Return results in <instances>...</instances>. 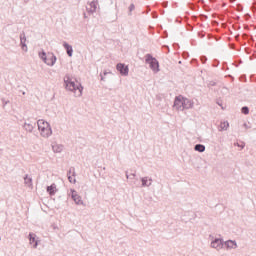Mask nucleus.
Wrapping results in <instances>:
<instances>
[{"instance_id":"f257e3e1","label":"nucleus","mask_w":256,"mask_h":256,"mask_svg":"<svg viewBox=\"0 0 256 256\" xmlns=\"http://www.w3.org/2000/svg\"><path fill=\"white\" fill-rule=\"evenodd\" d=\"M64 89L70 91V93H77L78 91V97H83L85 87H83V84H81L77 78H73L69 74H66L64 77Z\"/></svg>"},{"instance_id":"f03ea898","label":"nucleus","mask_w":256,"mask_h":256,"mask_svg":"<svg viewBox=\"0 0 256 256\" xmlns=\"http://www.w3.org/2000/svg\"><path fill=\"white\" fill-rule=\"evenodd\" d=\"M195 107V102L185 96L183 94H179L175 96L172 108L175 111H188L189 109H193Z\"/></svg>"},{"instance_id":"7ed1b4c3","label":"nucleus","mask_w":256,"mask_h":256,"mask_svg":"<svg viewBox=\"0 0 256 256\" xmlns=\"http://www.w3.org/2000/svg\"><path fill=\"white\" fill-rule=\"evenodd\" d=\"M38 131H40L41 137L45 139H49L51 135H53V129L51 128V124L43 119L37 121Z\"/></svg>"},{"instance_id":"20e7f679","label":"nucleus","mask_w":256,"mask_h":256,"mask_svg":"<svg viewBox=\"0 0 256 256\" xmlns=\"http://www.w3.org/2000/svg\"><path fill=\"white\" fill-rule=\"evenodd\" d=\"M145 59V64L149 65V68L151 69V71H153V73H159V71H161V69L159 68V60H157V58H155L153 56V54L151 53H147L144 56Z\"/></svg>"},{"instance_id":"39448f33","label":"nucleus","mask_w":256,"mask_h":256,"mask_svg":"<svg viewBox=\"0 0 256 256\" xmlns=\"http://www.w3.org/2000/svg\"><path fill=\"white\" fill-rule=\"evenodd\" d=\"M68 197H70L72 201H74L75 205H83V207H85V202H83V198L81 197V195H79L75 188L70 189Z\"/></svg>"},{"instance_id":"423d86ee","label":"nucleus","mask_w":256,"mask_h":256,"mask_svg":"<svg viewBox=\"0 0 256 256\" xmlns=\"http://www.w3.org/2000/svg\"><path fill=\"white\" fill-rule=\"evenodd\" d=\"M209 239H211L210 247H212V249H216L217 251L223 249V237L217 238L213 235H209Z\"/></svg>"},{"instance_id":"0eeeda50","label":"nucleus","mask_w":256,"mask_h":256,"mask_svg":"<svg viewBox=\"0 0 256 256\" xmlns=\"http://www.w3.org/2000/svg\"><path fill=\"white\" fill-rule=\"evenodd\" d=\"M116 71H118V73L121 75V77H128L129 76V65L119 62L116 65Z\"/></svg>"},{"instance_id":"6e6552de","label":"nucleus","mask_w":256,"mask_h":256,"mask_svg":"<svg viewBox=\"0 0 256 256\" xmlns=\"http://www.w3.org/2000/svg\"><path fill=\"white\" fill-rule=\"evenodd\" d=\"M98 5H99L98 0H93L91 2H88V6H86V11L88 15H93V13H96Z\"/></svg>"},{"instance_id":"1a4fd4ad","label":"nucleus","mask_w":256,"mask_h":256,"mask_svg":"<svg viewBox=\"0 0 256 256\" xmlns=\"http://www.w3.org/2000/svg\"><path fill=\"white\" fill-rule=\"evenodd\" d=\"M28 240L30 245H32L34 249H37V247H39L40 240H39V237H37V234L30 232L28 234Z\"/></svg>"},{"instance_id":"9d476101","label":"nucleus","mask_w":256,"mask_h":256,"mask_svg":"<svg viewBox=\"0 0 256 256\" xmlns=\"http://www.w3.org/2000/svg\"><path fill=\"white\" fill-rule=\"evenodd\" d=\"M222 249H226V251H229V249H237V241L235 240H224L222 239Z\"/></svg>"},{"instance_id":"9b49d317","label":"nucleus","mask_w":256,"mask_h":256,"mask_svg":"<svg viewBox=\"0 0 256 256\" xmlns=\"http://www.w3.org/2000/svg\"><path fill=\"white\" fill-rule=\"evenodd\" d=\"M20 38V47L24 53H27L29 51V48L27 47V36L25 35V31H22L19 35Z\"/></svg>"},{"instance_id":"f8f14e48","label":"nucleus","mask_w":256,"mask_h":256,"mask_svg":"<svg viewBox=\"0 0 256 256\" xmlns=\"http://www.w3.org/2000/svg\"><path fill=\"white\" fill-rule=\"evenodd\" d=\"M44 63L48 65V67H53V65L57 63V56H55L52 52H48V56Z\"/></svg>"},{"instance_id":"ddd939ff","label":"nucleus","mask_w":256,"mask_h":256,"mask_svg":"<svg viewBox=\"0 0 256 256\" xmlns=\"http://www.w3.org/2000/svg\"><path fill=\"white\" fill-rule=\"evenodd\" d=\"M250 44H251V42H250ZM251 46H252V49L246 48V53L248 55H250V57H249L250 61H253V59L256 58V55H255L256 43L254 40H253Z\"/></svg>"},{"instance_id":"4468645a","label":"nucleus","mask_w":256,"mask_h":256,"mask_svg":"<svg viewBox=\"0 0 256 256\" xmlns=\"http://www.w3.org/2000/svg\"><path fill=\"white\" fill-rule=\"evenodd\" d=\"M57 184L52 183L50 186H46V193L50 195V197H54V195L57 193Z\"/></svg>"},{"instance_id":"2eb2a0df","label":"nucleus","mask_w":256,"mask_h":256,"mask_svg":"<svg viewBox=\"0 0 256 256\" xmlns=\"http://www.w3.org/2000/svg\"><path fill=\"white\" fill-rule=\"evenodd\" d=\"M62 46L64 47L68 57H73V46L67 41H63Z\"/></svg>"},{"instance_id":"dca6fc26","label":"nucleus","mask_w":256,"mask_h":256,"mask_svg":"<svg viewBox=\"0 0 256 256\" xmlns=\"http://www.w3.org/2000/svg\"><path fill=\"white\" fill-rule=\"evenodd\" d=\"M24 185L28 187L29 189H33V178L29 176V174H25L24 177Z\"/></svg>"},{"instance_id":"f3484780","label":"nucleus","mask_w":256,"mask_h":256,"mask_svg":"<svg viewBox=\"0 0 256 256\" xmlns=\"http://www.w3.org/2000/svg\"><path fill=\"white\" fill-rule=\"evenodd\" d=\"M140 181L142 183L141 187H151V183L153 182V178L141 177Z\"/></svg>"},{"instance_id":"a211bd4d","label":"nucleus","mask_w":256,"mask_h":256,"mask_svg":"<svg viewBox=\"0 0 256 256\" xmlns=\"http://www.w3.org/2000/svg\"><path fill=\"white\" fill-rule=\"evenodd\" d=\"M35 123L34 124H31V123H27L25 122L23 124V129H25V131H27L28 133H32L33 129H35Z\"/></svg>"},{"instance_id":"6ab92c4d","label":"nucleus","mask_w":256,"mask_h":256,"mask_svg":"<svg viewBox=\"0 0 256 256\" xmlns=\"http://www.w3.org/2000/svg\"><path fill=\"white\" fill-rule=\"evenodd\" d=\"M38 57L41 59V61H43V63H45L47 61L48 53L42 49L40 52H38Z\"/></svg>"},{"instance_id":"aec40b11","label":"nucleus","mask_w":256,"mask_h":256,"mask_svg":"<svg viewBox=\"0 0 256 256\" xmlns=\"http://www.w3.org/2000/svg\"><path fill=\"white\" fill-rule=\"evenodd\" d=\"M205 145L204 144H196L194 146V151H197L198 153H205Z\"/></svg>"},{"instance_id":"412c9836","label":"nucleus","mask_w":256,"mask_h":256,"mask_svg":"<svg viewBox=\"0 0 256 256\" xmlns=\"http://www.w3.org/2000/svg\"><path fill=\"white\" fill-rule=\"evenodd\" d=\"M52 150L54 151V153H61V151H63V145L55 144L52 146Z\"/></svg>"},{"instance_id":"4be33fe9","label":"nucleus","mask_w":256,"mask_h":256,"mask_svg":"<svg viewBox=\"0 0 256 256\" xmlns=\"http://www.w3.org/2000/svg\"><path fill=\"white\" fill-rule=\"evenodd\" d=\"M233 65L236 66V67H239L240 65H243V60H241V57L234 56Z\"/></svg>"},{"instance_id":"5701e85b","label":"nucleus","mask_w":256,"mask_h":256,"mask_svg":"<svg viewBox=\"0 0 256 256\" xmlns=\"http://www.w3.org/2000/svg\"><path fill=\"white\" fill-rule=\"evenodd\" d=\"M229 129V122L224 121L220 124V129L219 131H227Z\"/></svg>"},{"instance_id":"b1692460","label":"nucleus","mask_w":256,"mask_h":256,"mask_svg":"<svg viewBox=\"0 0 256 256\" xmlns=\"http://www.w3.org/2000/svg\"><path fill=\"white\" fill-rule=\"evenodd\" d=\"M69 175H72L73 177H77V172H75V167H70L69 170L67 171V177Z\"/></svg>"},{"instance_id":"393cba45","label":"nucleus","mask_w":256,"mask_h":256,"mask_svg":"<svg viewBox=\"0 0 256 256\" xmlns=\"http://www.w3.org/2000/svg\"><path fill=\"white\" fill-rule=\"evenodd\" d=\"M216 105H218V107H221V109L225 111V107H223V100L221 98L216 99Z\"/></svg>"},{"instance_id":"a878e982","label":"nucleus","mask_w":256,"mask_h":256,"mask_svg":"<svg viewBox=\"0 0 256 256\" xmlns=\"http://www.w3.org/2000/svg\"><path fill=\"white\" fill-rule=\"evenodd\" d=\"M242 115H249V106H243L241 108Z\"/></svg>"},{"instance_id":"bb28decb","label":"nucleus","mask_w":256,"mask_h":256,"mask_svg":"<svg viewBox=\"0 0 256 256\" xmlns=\"http://www.w3.org/2000/svg\"><path fill=\"white\" fill-rule=\"evenodd\" d=\"M125 175L127 179H129V177H131V179H135V177H137V174L135 172L129 175V171H126Z\"/></svg>"},{"instance_id":"cd10ccee","label":"nucleus","mask_w":256,"mask_h":256,"mask_svg":"<svg viewBox=\"0 0 256 256\" xmlns=\"http://www.w3.org/2000/svg\"><path fill=\"white\" fill-rule=\"evenodd\" d=\"M67 179H68L69 183H73V185H75V183H77V179L73 178V175L67 176Z\"/></svg>"},{"instance_id":"c85d7f7f","label":"nucleus","mask_w":256,"mask_h":256,"mask_svg":"<svg viewBox=\"0 0 256 256\" xmlns=\"http://www.w3.org/2000/svg\"><path fill=\"white\" fill-rule=\"evenodd\" d=\"M217 86V81L211 80L208 81L207 87H216Z\"/></svg>"},{"instance_id":"c756f323","label":"nucleus","mask_w":256,"mask_h":256,"mask_svg":"<svg viewBox=\"0 0 256 256\" xmlns=\"http://www.w3.org/2000/svg\"><path fill=\"white\" fill-rule=\"evenodd\" d=\"M236 147H239L240 149H245V142L240 141L235 143Z\"/></svg>"},{"instance_id":"7c9ffc66","label":"nucleus","mask_w":256,"mask_h":256,"mask_svg":"<svg viewBox=\"0 0 256 256\" xmlns=\"http://www.w3.org/2000/svg\"><path fill=\"white\" fill-rule=\"evenodd\" d=\"M2 101V107L5 108V106L9 105L10 101L5 99V98H1Z\"/></svg>"},{"instance_id":"2f4dec72","label":"nucleus","mask_w":256,"mask_h":256,"mask_svg":"<svg viewBox=\"0 0 256 256\" xmlns=\"http://www.w3.org/2000/svg\"><path fill=\"white\" fill-rule=\"evenodd\" d=\"M199 19H200V21H207V20L209 19V16H207V15H205V14H201V15L199 16Z\"/></svg>"},{"instance_id":"473e14b6","label":"nucleus","mask_w":256,"mask_h":256,"mask_svg":"<svg viewBox=\"0 0 256 256\" xmlns=\"http://www.w3.org/2000/svg\"><path fill=\"white\" fill-rule=\"evenodd\" d=\"M219 64H220L219 60L214 59L212 62V67H219Z\"/></svg>"},{"instance_id":"72a5a7b5","label":"nucleus","mask_w":256,"mask_h":256,"mask_svg":"<svg viewBox=\"0 0 256 256\" xmlns=\"http://www.w3.org/2000/svg\"><path fill=\"white\" fill-rule=\"evenodd\" d=\"M102 75H103L104 77H107V75H113V72H112V71L104 70L103 73H102Z\"/></svg>"},{"instance_id":"f704fd0d","label":"nucleus","mask_w":256,"mask_h":256,"mask_svg":"<svg viewBox=\"0 0 256 256\" xmlns=\"http://www.w3.org/2000/svg\"><path fill=\"white\" fill-rule=\"evenodd\" d=\"M200 61L205 65L207 63V56H200Z\"/></svg>"},{"instance_id":"c9c22d12","label":"nucleus","mask_w":256,"mask_h":256,"mask_svg":"<svg viewBox=\"0 0 256 256\" xmlns=\"http://www.w3.org/2000/svg\"><path fill=\"white\" fill-rule=\"evenodd\" d=\"M128 9L130 13H132V11H135V4L131 3Z\"/></svg>"},{"instance_id":"e433bc0d","label":"nucleus","mask_w":256,"mask_h":256,"mask_svg":"<svg viewBox=\"0 0 256 256\" xmlns=\"http://www.w3.org/2000/svg\"><path fill=\"white\" fill-rule=\"evenodd\" d=\"M157 101H163V94H159L156 96Z\"/></svg>"},{"instance_id":"4c0bfd02","label":"nucleus","mask_w":256,"mask_h":256,"mask_svg":"<svg viewBox=\"0 0 256 256\" xmlns=\"http://www.w3.org/2000/svg\"><path fill=\"white\" fill-rule=\"evenodd\" d=\"M99 77H100V81H105V76H103V73H100Z\"/></svg>"},{"instance_id":"58836bf2","label":"nucleus","mask_w":256,"mask_h":256,"mask_svg":"<svg viewBox=\"0 0 256 256\" xmlns=\"http://www.w3.org/2000/svg\"><path fill=\"white\" fill-rule=\"evenodd\" d=\"M243 127H245V129H251V126H249L247 123H244Z\"/></svg>"},{"instance_id":"ea45409f","label":"nucleus","mask_w":256,"mask_h":256,"mask_svg":"<svg viewBox=\"0 0 256 256\" xmlns=\"http://www.w3.org/2000/svg\"><path fill=\"white\" fill-rule=\"evenodd\" d=\"M245 18H246V19H251V14H246V15H245Z\"/></svg>"},{"instance_id":"a19ab883","label":"nucleus","mask_w":256,"mask_h":256,"mask_svg":"<svg viewBox=\"0 0 256 256\" xmlns=\"http://www.w3.org/2000/svg\"><path fill=\"white\" fill-rule=\"evenodd\" d=\"M157 17H159V15H157V14L153 15V19H157Z\"/></svg>"},{"instance_id":"79ce46f5","label":"nucleus","mask_w":256,"mask_h":256,"mask_svg":"<svg viewBox=\"0 0 256 256\" xmlns=\"http://www.w3.org/2000/svg\"><path fill=\"white\" fill-rule=\"evenodd\" d=\"M83 15H84V19H87V13H83Z\"/></svg>"},{"instance_id":"37998d69","label":"nucleus","mask_w":256,"mask_h":256,"mask_svg":"<svg viewBox=\"0 0 256 256\" xmlns=\"http://www.w3.org/2000/svg\"><path fill=\"white\" fill-rule=\"evenodd\" d=\"M195 217H198V215L197 214H193V218H191V219H195Z\"/></svg>"},{"instance_id":"c03bdc74","label":"nucleus","mask_w":256,"mask_h":256,"mask_svg":"<svg viewBox=\"0 0 256 256\" xmlns=\"http://www.w3.org/2000/svg\"><path fill=\"white\" fill-rule=\"evenodd\" d=\"M200 37L203 38V37H205V36H204L203 34H200Z\"/></svg>"},{"instance_id":"a18cd8bd","label":"nucleus","mask_w":256,"mask_h":256,"mask_svg":"<svg viewBox=\"0 0 256 256\" xmlns=\"http://www.w3.org/2000/svg\"><path fill=\"white\" fill-rule=\"evenodd\" d=\"M200 37L203 38V37H205V36H204L203 34H200Z\"/></svg>"},{"instance_id":"49530a36","label":"nucleus","mask_w":256,"mask_h":256,"mask_svg":"<svg viewBox=\"0 0 256 256\" xmlns=\"http://www.w3.org/2000/svg\"><path fill=\"white\" fill-rule=\"evenodd\" d=\"M229 77H231V78H232V81H233V79H235V78H233V76H231V75H229Z\"/></svg>"},{"instance_id":"de8ad7c7","label":"nucleus","mask_w":256,"mask_h":256,"mask_svg":"<svg viewBox=\"0 0 256 256\" xmlns=\"http://www.w3.org/2000/svg\"><path fill=\"white\" fill-rule=\"evenodd\" d=\"M26 93H25V91H22V95H25Z\"/></svg>"},{"instance_id":"09e8293b","label":"nucleus","mask_w":256,"mask_h":256,"mask_svg":"<svg viewBox=\"0 0 256 256\" xmlns=\"http://www.w3.org/2000/svg\"><path fill=\"white\" fill-rule=\"evenodd\" d=\"M178 63H179V65H181V63H182V62H181V61H179Z\"/></svg>"},{"instance_id":"8fccbe9b","label":"nucleus","mask_w":256,"mask_h":256,"mask_svg":"<svg viewBox=\"0 0 256 256\" xmlns=\"http://www.w3.org/2000/svg\"><path fill=\"white\" fill-rule=\"evenodd\" d=\"M0 241H1V237H0Z\"/></svg>"}]
</instances>
